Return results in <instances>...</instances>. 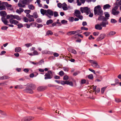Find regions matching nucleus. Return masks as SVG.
I'll return each mask as SVG.
<instances>
[{
  "mask_svg": "<svg viewBox=\"0 0 121 121\" xmlns=\"http://www.w3.org/2000/svg\"><path fill=\"white\" fill-rule=\"evenodd\" d=\"M94 12L95 15L97 14L100 16H102L103 15V11L102 10L100 6L99 5L95 7Z\"/></svg>",
  "mask_w": 121,
  "mask_h": 121,
  "instance_id": "obj_1",
  "label": "nucleus"
},
{
  "mask_svg": "<svg viewBox=\"0 0 121 121\" xmlns=\"http://www.w3.org/2000/svg\"><path fill=\"white\" fill-rule=\"evenodd\" d=\"M88 61L91 63V65L93 67L97 68H100L101 67L98 65L97 61L94 60H88Z\"/></svg>",
  "mask_w": 121,
  "mask_h": 121,
  "instance_id": "obj_2",
  "label": "nucleus"
},
{
  "mask_svg": "<svg viewBox=\"0 0 121 121\" xmlns=\"http://www.w3.org/2000/svg\"><path fill=\"white\" fill-rule=\"evenodd\" d=\"M6 18L7 19H10V18H13L14 19H16L17 20L20 21L21 20V18L20 17L17 15H13L10 14L6 16Z\"/></svg>",
  "mask_w": 121,
  "mask_h": 121,
  "instance_id": "obj_3",
  "label": "nucleus"
},
{
  "mask_svg": "<svg viewBox=\"0 0 121 121\" xmlns=\"http://www.w3.org/2000/svg\"><path fill=\"white\" fill-rule=\"evenodd\" d=\"M80 9L82 13L84 12L86 13L87 15H88L89 13L90 12V9L88 8L87 7H86L84 8L81 7L80 8Z\"/></svg>",
  "mask_w": 121,
  "mask_h": 121,
  "instance_id": "obj_4",
  "label": "nucleus"
},
{
  "mask_svg": "<svg viewBox=\"0 0 121 121\" xmlns=\"http://www.w3.org/2000/svg\"><path fill=\"white\" fill-rule=\"evenodd\" d=\"M53 12L50 9H48L47 10L46 15L49 18H51V16H53Z\"/></svg>",
  "mask_w": 121,
  "mask_h": 121,
  "instance_id": "obj_5",
  "label": "nucleus"
},
{
  "mask_svg": "<svg viewBox=\"0 0 121 121\" xmlns=\"http://www.w3.org/2000/svg\"><path fill=\"white\" fill-rule=\"evenodd\" d=\"M1 20L3 23L5 25H8L9 26L13 27L14 26L13 25L11 24H8V23L9 22L4 17H2L1 18Z\"/></svg>",
  "mask_w": 121,
  "mask_h": 121,
  "instance_id": "obj_6",
  "label": "nucleus"
},
{
  "mask_svg": "<svg viewBox=\"0 0 121 121\" xmlns=\"http://www.w3.org/2000/svg\"><path fill=\"white\" fill-rule=\"evenodd\" d=\"M9 20V22L11 24H14L16 25L18 23V22L17 20H14L13 18H10Z\"/></svg>",
  "mask_w": 121,
  "mask_h": 121,
  "instance_id": "obj_7",
  "label": "nucleus"
},
{
  "mask_svg": "<svg viewBox=\"0 0 121 121\" xmlns=\"http://www.w3.org/2000/svg\"><path fill=\"white\" fill-rule=\"evenodd\" d=\"M52 73V72L51 71H48V73H46L45 75V79H47L51 78V75Z\"/></svg>",
  "mask_w": 121,
  "mask_h": 121,
  "instance_id": "obj_8",
  "label": "nucleus"
},
{
  "mask_svg": "<svg viewBox=\"0 0 121 121\" xmlns=\"http://www.w3.org/2000/svg\"><path fill=\"white\" fill-rule=\"evenodd\" d=\"M105 36V35L104 34H101L97 39L96 40V41H99L101 40L104 38Z\"/></svg>",
  "mask_w": 121,
  "mask_h": 121,
  "instance_id": "obj_9",
  "label": "nucleus"
},
{
  "mask_svg": "<svg viewBox=\"0 0 121 121\" xmlns=\"http://www.w3.org/2000/svg\"><path fill=\"white\" fill-rule=\"evenodd\" d=\"M62 8L64 10H66L68 9L69 8H70L69 6L67 7V4L65 3L62 4Z\"/></svg>",
  "mask_w": 121,
  "mask_h": 121,
  "instance_id": "obj_10",
  "label": "nucleus"
},
{
  "mask_svg": "<svg viewBox=\"0 0 121 121\" xmlns=\"http://www.w3.org/2000/svg\"><path fill=\"white\" fill-rule=\"evenodd\" d=\"M31 88V87H27L25 89V91L28 93L32 94L33 92Z\"/></svg>",
  "mask_w": 121,
  "mask_h": 121,
  "instance_id": "obj_11",
  "label": "nucleus"
},
{
  "mask_svg": "<svg viewBox=\"0 0 121 121\" xmlns=\"http://www.w3.org/2000/svg\"><path fill=\"white\" fill-rule=\"evenodd\" d=\"M119 13V11H117L116 10L113 8L112 10V13L114 15H117Z\"/></svg>",
  "mask_w": 121,
  "mask_h": 121,
  "instance_id": "obj_12",
  "label": "nucleus"
},
{
  "mask_svg": "<svg viewBox=\"0 0 121 121\" xmlns=\"http://www.w3.org/2000/svg\"><path fill=\"white\" fill-rule=\"evenodd\" d=\"M45 88V87L44 86H39L37 88V90L39 91H41L44 90Z\"/></svg>",
  "mask_w": 121,
  "mask_h": 121,
  "instance_id": "obj_13",
  "label": "nucleus"
},
{
  "mask_svg": "<svg viewBox=\"0 0 121 121\" xmlns=\"http://www.w3.org/2000/svg\"><path fill=\"white\" fill-rule=\"evenodd\" d=\"M68 50L69 52L72 53H73L74 54H77V52L74 49L70 48H68Z\"/></svg>",
  "mask_w": 121,
  "mask_h": 121,
  "instance_id": "obj_14",
  "label": "nucleus"
},
{
  "mask_svg": "<svg viewBox=\"0 0 121 121\" xmlns=\"http://www.w3.org/2000/svg\"><path fill=\"white\" fill-rule=\"evenodd\" d=\"M33 0H23L22 1L23 4H28L30 2L32 1Z\"/></svg>",
  "mask_w": 121,
  "mask_h": 121,
  "instance_id": "obj_15",
  "label": "nucleus"
},
{
  "mask_svg": "<svg viewBox=\"0 0 121 121\" xmlns=\"http://www.w3.org/2000/svg\"><path fill=\"white\" fill-rule=\"evenodd\" d=\"M108 24V22L103 21L100 23V25L103 27H105L106 26V25Z\"/></svg>",
  "mask_w": 121,
  "mask_h": 121,
  "instance_id": "obj_16",
  "label": "nucleus"
},
{
  "mask_svg": "<svg viewBox=\"0 0 121 121\" xmlns=\"http://www.w3.org/2000/svg\"><path fill=\"white\" fill-rule=\"evenodd\" d=\"M81 13L80 11L77 10H76L74 13V15L76 17H78L81 15Z\"/></svg>",
  "mask_w": 121,
  "mask_h": 121,
  "instance_id": "obj_17",
  "label": "nucleus"
},
{
  "mask_svg": "<svg viewBox=\"0 0 121 121\" xmlns=\"http://www.w3.org/2000/svg\"><path fill=\"white\" fill-rule=\"evenodd\" d=\"M101 25L97 24L95 26V29L97 30H101L102 29V27H101Z\"/></svg>",
  "mask_w": 121,
  "mask_h": 121,
  "instance_id": "obj_18",
  "label": "nucleus"
},
{
  "mask_svg": "<svg viewBox=\"0 0 121 121\" xmlns=\"http://www.w3.org/2000/svg\"><path fill=\"white\" fill-rule=\"evenodd\" d=\"M98 20L99 21L102 20L103 21H106L107 20L106 18L104 16H100L98 18Z\"/></svg>",
  "mask_w": 121,
  "mask_h": 121,
  "instance_id": "obj_19",
  "label": "nucleus"
},
{
  "mask_svg": "<svg viewBox=\"0 0 121 121\" xmlns=\"http://www.w3.org/2000/svg\"><path fill=\"white\" fill-rule=\"evenodd\" d=\"M0 14L1 16L4 17H4H4L6 15L7 13L5 11H1L0 12Z\"/></svg>",
  "mask_w": 121,
  "mask_h": 121,
  "instance_id": "obj_20",
  "label": "nucleus"
},
{
  "mask_svg": "<svg viewBox=\"0 0 121 121\" xmlns=\"http://www.w3.org/2000/svg\"><path fill=\"white\" fill-rule=\"evenodd\" d=\"M40 11L41 13L43 15H44L45 14L46 15V14H47V10H44L43 9H41Z\"/></svg>",
  "mask_w": 121,
  "mask_h": 121,
  "instance_id": "obj_21",
  "label": "nucleus"
},
{
  "mask_svg": "<svg viewBox=\"0 0 121 121\" xmlns=\"http://www.w3.org/2000/svg\"><path fill=\"white\" fill-rule=\"evenodd\" d=\"M110 7L111 6L109 4H106L104 6L103 9L104 10L107 9H108L110 8Z\"/></svg>",
  "mask_w": 121,
  "mask_h": 121,
  "instance_id": "obj_22",
  "label": "nucleus"
},
{
  "mask_svg": "<svg viewBox=\"0 0 121 121\" xmlns=\"http://www.w3.org/2000/svg\"><path fill=\"white\" fill-rule=\"evenodd\" d=\"M15 52H19L21 50V48L20 47H17L15 48Z\"/></svg>",
  "mask_w": 121,
  "mask_h": 121,
  "instance_id": "obj_23",
  "label": "nucleus"
},
{
  "mask_svg": "<svg viewBox=\"0 0 121 121\" xmlns=\"http://www.w3.org/2000/svg\"><path fill=\"white\" fill-rule=\"evenodd\" d=\"M28 7L29 9L31 10H33L35 9V7L32 4H29L28 6Z\"/></svg>",
  "mask_w": 121,
  "mask_h": 121,
  "instance_id": "obj_24",
  "label": "nucleus"
},
{
  "mask_svg": "<svg viewBox=\"0 0 121 121\" xmlns=\"http://www.w3.org/2000/svg\"><path fill=\"white\" fill-rule=\"evenodd\" d=\"M3 3H2V5L0 6V10H4L6 9L5 6L3 5L4 4Z\"/></svg>",
  "mask_w": 121,
  "mask_h": 121,
  "instance_id": "obj_25",
  "label": "nucleus"
},
{
  "mask_svg": "<svg viewBox=\"0 0 121 121\" xmlns=\"http://www.w3.org/2000/svg\"><path fill=\"white\" fill-rule=\"evenodd\" d=\"M104 14H105V17L107 18V20L108 19V18L110 16L109 14L107 12H105L104 13Z\"/></svg>",
  "mask_w": 121,
  "mask_h": 121,
  "instance_id": "obj_26",
  "label": "nucleus"
},
{
  "mask_svg": "<svg viewBox=\"0 0 121 121\" xmlns=\"http://www.w3.org/2000/svg\"><path fill=\"white\" fill-rule=\"evenodd\" d=\"M22 3H19L18 4V6L20 7H22V8H24L25 7L26 5L25 4H23L22 2Z\"/></svg>",
  "mask_w": 121,
  "mask_h": 121,
  "instance_id": "obj_27",
  "label": "nucleus"
},
{
  "mask_svg": "<svg viewBox=\"0 0 121 121\" xmlns=\"http://www.w3.org/2000/svg\"><path fill=\"white\" fill-rule=\"evenodd\" d=\"M53 22V20L52 19H49L46 22V24L48 25L49 24L52 23Z\"/></svg>",
  "mask_w": 121,
  "mask_h": 121,
  "instance_id": "obj_28",
  "label": "nucleus"
},
{
  "mask_svg": "<svg viewBox=\"0 0 121 121\" xmlns=\"http://www.w3.org/2000/svg\"><path fill=\"white\" fill-rule=\"evenodd\" d=\"M33 17H34V18H36L38 17V15L36 12H35L33 13V15H32Z\"/></svg>",
  "mask_w": 121,
  "mask_h": 121,
  "instance_id": "obj_29",
  "label": "nucleus"
},
{
  "mask_svg": "<svg viewBox=\"0 0 121 121\" xmlns=\"http://www.w3.org/2000/svg\"><path fill=\"white\" fill-rule=\"evenodd\" d=\"M67 34L68 35H72L75 34L74 31H72L68 32Z\"/></svg>",
  "mask_w": 121,
  "mask_h": 121,
  "instance_id": "obj_30",
  "label": "nucleus"
},
{
  "mask_svg": "<svg viewBox=\"0 0 121 121\" xmlns=\"http://www.w3.org/2000/svg\"><path fill=\"white\" fill-rule=\"evenodd\" d=\"M67 83L66 84L67 85H69L70 86H73V83L72 82L70 81L69 82L68 81H67Z\"/></svg>",
  "mask_w": 121,
  "mask_h": 121,
  "instance_id": "obj_31",
  "label": "nucleus"
},
{
  "mask_svg": "<svg viewBox=\"0 0 121 121\" xmlns=\"http://www.w3.org/2000/svg\"><path fill=\"white\" fill-rule=\"evenodd\" d=\"M28 19L30 22L34 21V19L33 17H29Z\"/></svg>",
  "mask_w": 121,
  "mask_h": 121,
  "instance_id": "obj_32",
  "label": "nucleus"
},
{
  "mask_svg": "<svg viewBox=\"0 0 121 121\" xmlns=\"http://www.w3.org/2000/svg\"><path fill=\"white\" fill-rule=\"evenodd\" d=\"M53 34V33L51 30H48V31L46 33V35H52Z\"/></svg>",
  "mask_w": 121,
  "mask_h": 121,
  "instance_id": "obj_33",
  "label": "nucleus"
},
{
  "mask_svg": "<svg viewBox=\"0 0 121 121\" xmlns=\"http://www.w3.org/2000/svg\"><path fill=\"white\" fill-rule=\"evenodd\" d=\"M116 33V32L115 31H111L109 33L108 35L110 36H112L114 35Z\"/></svg>",
  "mask_w": 121,
  "mask_h": 121,
  "instance_id": "obj_34",
  "label": "nucleus"
},
{
  "mask_svg": "<svg viewBox=\"0 0 121 121\" xmlns=\"http://www.w3.org/2000/svg\"><path fill=\"white\" fill-rule=\"evenodd\" d=\"M2 79H9V78L8 76H2Z\"/></svg>",
  "mask_w": 121,
  "mask_h": 121,
  "instance_id": "obj_35",
  "label": "nucleus"
},
{
  "mask_svg": "<svg viewBox=\"0 0 121 121\" xmlns=\"http://www.w3.org/2000/svg\"><path fill=\"white\" fill-rule=\"evenodd\" d=\"M55 87L59 90H61L63 89V87L61 86H55Z\"/></svg>",
  "mask_w": 121,
  "mask_h": 121,
  "instance_id": "obj_36",
  "label": "nucleus"
},
{
  "mask_svg": "<svg viewBox=\"0 0 121 121\" xmlns=\"http://www.w3.org/2000/svg\"><path fill=\"white\" fill-rule=\"evenodd\" d=\"M0 113L2 116H4L6 115V113L3 111L0 110Z\"/></svg>",
  "mask_w": 121,
  "mask_h": 121,
  "instance_id": "obj_37",
  "label": "nucleus"
},
{
  "mask_svg": "<svg viewBox=\"0 0 121 121\" xmlns=\"http://www.w3.org/2000/svg\"><path fill=\"white\" fill-rule=\"evenodd\" d=\"M8 27L6 26H3L1 27V29L3 30H6L8 28Z\"/></svg>",
  "mask_w": 121,
  "mask_h": 121,
  "instance_id": "obj_38",
  "label": "nucleus"
},
{
  "mask_svg": "<svg viewBox=\"0 0 121 121\" xmlns=\"http://www.w3.org/2000/svg\"><path fill=\"white\" fill-rule=\"evenodd\" d=\"M53 14L54 17H58L59 16L58 13L56 11L53 12Z\"/></svg>",
  "mask_w": 121,
  "mask_h": 121,
  "instance_id": "obj_39",
  "label": "nucleus"
},
{
  "mask_svg": "<svg viewBox=\"0 0 121 121\" xmlns=\"http://www.w3.org/2000/svg\"><path fill=\"white\" fill-rule=\"evenodd\" d=\"M27 117L28 121L33 120L34 119V117Z\"/></svg>",
  "mask_w": 121,
  "mask_h": 121,
  "instance_id": "obj_40",
  "label": "nucleus"
},
{
  "mask_svg": "<svg viewBox=\"0 0 121 121\" xmlns=\"http://www.w3.org/2000/svg\"><path fill=\"white\" fill-rule=\"evenodd\" d=\"M40 2L41 1L40 0H37L36 1V2L38 4L39 6L40 7H41L42 6V4L40 3Z\"/></svg>",
  "mask_w": 121,
  "mask_h": 121,
  "instance_id": "obj_41",
  "label": "nucleus"
},
{
  "mask_svg": "<svg viewBox=\"0 0 121 121\" xmlns=\"http://www.w3.org/2000/svg\"><path fill=\"white\" fill-rule=\"evenodd\" d=\"M88 77L89 79H92L93 78V76L92 74H90L88 76Z\"/></svg>",
  "mask_w": 121,
  "mask_h": 121,
  "instance_id": "obj_42",
  "label": "nucleus"
},
{
  "mask_svg": "<svg viewBox=\"0 0 121 121\" xmlns=\"http://www.w3.org/2000/svg\"><path fill=\"white\" fill-rule=\"evenodd\" d=\"M3 3L4 4H5L7 7H11L12 6V5H11L9 4L7 2H4Z\"/></svg>",
  "mask_w": 121,
  "mask_h": 121,
  "instance_id": "obj_43",
  "label": "nucleus"
},
{
  "mask_svg": "<svg viewBox=\"0 0 121 121\" xmlns=\"http://www.w3.org/2000/svg\"><path fill=\"white\" fill-rule=\"evenodd\" d=\"M115 100L117 103H119L121 102V100L119 99L115 98Z\"/></svg>",
  "mask_w": 121,
  "mask_h": 121,
  "instance_id": "obj_44",
  "label": "nucleus"
},
{
  "mask_svg": "<svg viewBox=\"0 0 121 121\" xmlns=\"http://www.w3.org/2000/svg\"><path fill=\"white\" fill-rule=\"evenodd\" d=\"M106 88V87H104L102 88L101 90V92L102 94H103L104 93V91H105V90Z\"/></svg>",
  "mask_w": 121,
  "mask_h": 121,
  "instance_id": "obj_45",
  "label": "nucleus"
},
{
  "mask_svg": "<svg viewBox=\"0 0 121 121\" xmlns=\"http://www.w3.org/2000/svg\"><path fill=\"white\" fill-rule=\"evenodd\" d=\"M21 121H28L27 117H25L22 119Z\"/></svg>",
  "mask_w": 121,
  "mask_h": 121,
  "instance_id": "obj_46",
  "label": "nucleus"
},
{
  "mask_svg": "<svg viewBox=\"0 0 121 121\" xmlns=\"http://www.w3.org/2000/svg\"><path fill=\"white\" fill-rule=\"evenodd\" d=\"M64 72L62 71H60L59 73V75L61 76H63L64 75Z\"/></svg>",
  "mask_w": 121,
  "mask_h": 121,
  "instance_id": "obj_47",
  "label": "nucleus"
},
{
  "mask_svg": "<svg viewBox=\"0 0 121 121\" xmlns=\"http://www.w3.org/2000/svg\"><path fill=\"white\" fill-rule=\"evenodd\" d=\"M84 34L86 36H87L90 34V33L89 32H86L84 33Z\"/></svg>",
  "mask_w": 121,
  "mask_h": 121,
  "instance_id": "obj_48",
  "label": "nucleus"
},
{
  "mask_svg": "<svg viewBox=\"0 0 121 121\" xmlns=\"http://www.w3.org/2000/svg\"><path fill=\"white\" fill-rule=\"evenodd\" d=\"M67 21L65 20H63L61 21V23L62 24H66L67 23Z\"/></svg>",
  "mask_w": 121,
  "mask_h": 121,
  "instance_id": "obj_49",
  "label": "nucleus"
},
{
  "mask_svg": "<svg viewBox=\"0 0 121 121\" xmlns=\"http://www.w3.org/2000/svg\"><path fill=\"white\" fill-rule=\"evenodd\" d=\"M74 18L73 17H72L69 18V20L70 21L72 22L73 21Z\"/></svg>",
  "mask_w": 121,
  "mask_h": 121,
  "instance_id": "obj_50",
  "label": "nucleus"
},
{
  "mask_svg": "<svg viewBox=\"0 0 121 121\" xmlns=\"http://www.w3.org/2000/svg\"><path fill=\"white\" fill-rule=\"evenodd\" d=\"M66 82L67 81H62L60 82V83L62 85H64L65 84H66Z\"/></svg>",
  "mask_w": 121,
  "mask_h": 121,
  "instance_id": "obj_51",
  "label": "nucleus"
},
{
  "mask_svg": "<svg viewBox=\"0 0 121 121\" xmlns=\"http://www.w3.org/2000/svg\"><path fill=\"white\" fill-rule=\"evenodd\" d=\"M117 22V21L115 19H111V22L112 23H114Z\"/></svg>",
  "mask_w": 121,
  "mask_h": 121,
  "instance_id": "obj_52",
  "label": "nucleus"
},
{
  "mask_svg": "<svg viewBox=\"0 0 121 121\" xmlns=\"http://www.w3.org/2000/svg\"><path fill=\"white\" fill-rule=\"evenodd\" d=\"M69 78L68 76L66 75H65L63 77V79L64 80H67Z\"/></svg>",
  "mask_w": 121,
  "mask_h": 121,
  "instance_id": "obj_53",
  "label": "nucleus"
},
{
  "mask_svg": "<svg viewBox=\"0 0 121 121\" xmlns=\"http://www.w3.org/2000/svg\"><path fill=\"white\" fill-rule=\"evenodd\" d=\"M23 20L24 22H28V19L26 17H25L23 18Z\"/></svg>",
  "mask_w": 121,
  "mask_h": 121,
  "instance_id": "obj_54",
  "label": "nucleus"
},
{
  "mask_svg": "<svg viewBox=\"0 0 121 121\" xmlns=\"http://www.w3.org/2000/svg\"><path fill=\"white\" fill-rule=\"evenodd\" d=\"M63 70L65 71H68L69 70V69L66 67H63Z\"/></svg>",
  "mask_w": 121,
  "mask_h": 121,
  "instance_id": "obj_55",
  "label": "nucleus"
},
{
  "mask_svg": "<svg viewBox=\"0 0 121 121\" xmlns=\"http://www.w3.org/2000/svg\"><path fill=\"white\" fill-rule=\"evenodd\" d=\"M75 34H78L79 33H81L82 32L80 30H78L76 31H74Z\"/></svg>",
  "mask_w": 121,
  "mask_h": 121,
  "instance_id": "obj_56",
  "label": "nucleus"
},
{
  "mask_svg": "<svg viewBox=\"0 0 121 121\" xmlns=\"http://www.w3.org/2000/svg\"><path fill=\"white\" fill-rule=\"evenodd\" d=\"M31 11L30 10H26L24 11V12L26 14L29 13H30Z\"/></svg>",
  "mask_w": 121,
  "mask_h": 121,
  "instance_id": "obj_57",
  "label": "nucleus"
},
{
  "mask_svg": "<svg viewBox=\"0 0 121 121\" xmlns=\"http://www.w3.org/2000/svg\"><path fill=\"white\" fill-rule=\"evenodd\" d=\"M96 87V86H94V85H93L91 87V89H93V91H95Z\"/></svg>",
  "mask_w": 121,
  "mask_h": 121,
  "instance_id": "obj_58",
  "label": "nucleus"
},
{
  "mask_svg": "<svg viewBox=\"0 0 121 121\" xmlns=\"http://www.w3.org/2000/svg\"><path fill=\"white\" fill-rule=\"evenodd\" d=\"M18 26V28H20L23 26L22 24L21 23H20L17 25Z\"/></svg>",
  "mask_w": 121,
  "mask_h": 121,
  "instance_id": "obj_59",
  "label": "nucleus"
},
{
  "mask_svg": "<svg viewBox=\"0 0 121 121\" xmlns=\"http://www.w3.org/2000/svg\"><path fill=\"white\" fill-rule=\"evenodd\" d=\"M89 70L90 71H91V72H92L93 73H94V74H95V71L93 69H90V68H89Z\"/></svg>",
  "mask_w": 121,
  "mask_h": 121,
  "instance_id": "obj_60",
  "label": "nucleus"
},
{
  "mask_svg": "<svg viewBox=\"0 0 121 121\" xmlns=\"http://www.w3.org/2000/svg\"><path fill=\"white\" fill-rule=\"evenodd\" d=\"M32 45V44L31 43H28L27 44H25V45L27 47H29L31 46Z\"/></svg>",
  "mask_w": 121,
  "mask_h": 121,
  "instance_id": "obj_61",
  "label": "nucleus"
},
{
  "mask_svg": "<svg viewBox=\"0 0 121 121\" xmlns=\"http://www.w3.org/2000/svg\"><path fill=\"white\" fill-rule=\"evenodd\" d=\"M86 80L84 79H83L81 80V82L82 84H84L86 82Z\"/></svg>",
  "mask_w": 121,
  "mask_h": 121,
  "instance_id": "obj_62",
  "label": "nucleus"
},
{
  "mask_svg": "<svg viewBox=\"0 0 121 121\" xmlns=\"http://www.w3.org/2000/svg\"><path fill=\"white\" fill-rule=\"evenodd\" d=\"M99 32H94L93 33V35L94 36H98L99 34Z\"/></svg>",
  "mask_w": 121,
  "mask_h": 121,
  "instance_id": "obj_63",
  "label": "nucleus"
},
{
  "mask_svg": "<svg viewBox=\"0 0 121 121\" xmlns=\"http://www.w3.org/2000/svg\"><path fill=\"white\" fill-rule=\"evenodd\" d=\"M88 39L89 40H91L92 39H94V38L93 37L92 35H90L88 38Z\"/></svg>",
  "mask_w": 121,
  "mask_h": 121,
  "instance_id": "obj_64",
  "label": "nucleus"
}]
</instances>
